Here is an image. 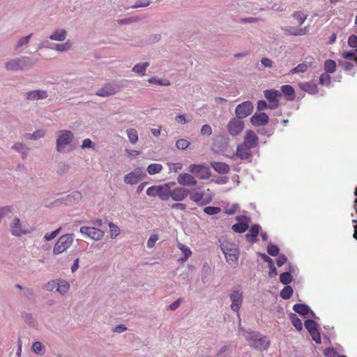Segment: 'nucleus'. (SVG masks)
<instances>
[{
    "mask_svg": "<svg viewBox=\"0 0 357 357\" xmlns=\"http://www.w3.org/2000/svg\"><path fill=\"white\" fill-rule=\"evenodd\" d=\"M267 252L270 255L275 257L279 255L280 250L277 245L269 244L267 246Z\"/></svg>",
    "mask_w": 357,
    "mask_h": 357,
    "instance_id": "obj_48",
    "label": "nucleus"
},
{
    "mask_svg": "<svg viewBox=\"0 0 357 357\" xmlns=\"http://www.w3.org/2000/svg\"><path fill=\"white\" fill-rule=\"evenodd\" d=\"M342 57L344 59L354 61L357 63V52L345 51L342 53Z\"/></svg>",
    "mask_w": 357,
    "mask_h": 357,
    "instance_id": "obj_40",
    "label": "nucleus"
},
{
    "mask_svg": "<svg viewBox=\"0 0 357 357\" xmlns=\"http://www.w3.org/2000/svg\"><path fill=\"white\" fill-rule=\"evenodd\" d=\"M305 327L310 335L318 331L319 325L314 320L309 319H307L304 323Z\"/></svg>",
    "mask_w": 357,
    "mask_h": 357,
    "instance_id": "obj_31",
    "label": "nucleus"
},
{
    "mask_svg": "<svg viewBox=\"0 0 357 357\" xmlns=\"http://www.w3.org/2000/svg\"><path fill=\"white\" fill-rule=\"evenodd\" d=\"M211 166L213 169L220 174H227L229 171V167L227 164L222 162H212Z\"/></svg>",
    "mask_w": 357,
    "mask_h": 357,
    "instance_id": "obj_24",
    "label": "nucleus"
},
{
    "mask_svg": "<svg viewBox=\"0 0 357 357\" xmlns=\"http://www.w3.org/2000/svg\"><path fill=\"white\" fill-rule=\"evenodd\" d=\"M31 36L32 34H29V36L19 40L17 43V48H19L23 46L24 44L28 43Z\"/></svg>",
    "mask_w": 357,
    "mask_h": 357,
    "instance_id": "obj_61",
    "label": "nucleus"
},
{
    "mask_svg": "<svg viewBox=\"0 0 357 357\" xmlns=\"http://www.w3.org/2000/svg\"><path fill=\"white\" fill-rule=\"evenodd\" d=\"M249 227L248 223L245 222H239L232 225L231 229L236 233H243Z\"/></svg>",
    "mask_w": 357,
    "mask_h": 357,
    "instance_id": "obj_34",
    "label": "nucleus"
},
{
    "mask_svg": "<svg viewBox=\"0 0 357 357\" xmlns=\"http://www.w3.org/2000/svg\"><path fill=\"white\" fill-rule=\"evenodd\" d=\"M201 134L202 135L210 136L212 134V128L208 124L202 126L201 128Z\"/></svg>",
    "mask_w": 357,
    "mask_h": 357,
    "instance_id": "obj_57",
    "label": "nucleus"
},
{
    "mask_svg": "<svg viewBox=\"0 0 357 357\" xmlns=\"http://www.w3.org/2000/svg\"><path fill=\"white\" fill-rule=\"evenodd\" d=\"M238 332L239 335L245 337L250 347L258 351L267 350L270 346V341L266 336L262 335L257 331L245 330L238 326Z\"/></svg>",
    "mask_w": 357,
    "mask_h": 357,
    "instance_id": "obj_1",
    "label": "nucleus"
},
{
    "mask_svg": "<svg viewBox=\"0 0 357 357\" xmlns=\"http://www.w3.org/2000/svg\"><path fill=\"white\" fill-rule=\"evenodd\" d=\"M268 122V116L266 114L255 113L250 119V123L254 126H262L267 124Z\"/></svg>",
    "mask_w": 357,
    "mask_h": 357,
    "instance_id": "obj_19",
    "label": "nucleus"
},
{
    "mask_svg": "<svg viewBox=\"0 0 357 357\" xmlns=\"http://www.w3.org/2000/svg\"><path fill=\"white\" fill-rule=\"evenodd\" d=\"M126 132L130 142L133 144H136L138 141V134L137 130L134 128H130L128 129Z\"/></svg>",
    "mask_w": 357,
    "mask_h": 357,
    "instance_id": "obj_39",
    "label": "nucleus"
},
{
    "mask_svg": "<svg viewBox=\"0 0 357 357\" xmlns=\"http://www.w3.org/2000/svg\"><path fill=\"white\" fill-rule=\"evenodd\" d=\"M47 290H68L70 284L64 280H53L48 282L46 286Z\"/></svg>",
    "mask_w": 357,
    "mask_h": 357,
    "instance_id": "obj_16",
    "label": "nucleus"
},
{
    "mask_svg": "<svg viewBox=\"0 0 357 357\" xmlns=\"http://www.w3.org/2000/svg\"><path fill=\"white\" fill-rule=\"evenodd\" d=\"M177 182L182 186H194L197 183L195 177L188 173L180 174L177 177Z\"/></svg>",
    "mask_w": 357,
    "mask_h": 357,
    "instance_id": "obj_17",
    "label": "nucleus"
},
{
    "mask_svg": "<svg viewBox=\"0 0 357 357\" xmlns=\"http://www.w3.org/2000/svg\"><path fill=\"white\" fill-rule=\"evenodd\" d=\"M284 31L291 36H304L309 32V28L307 26L298 28L289 26L284 28Z\"/></svg>",
    "mask_w": 357,
    "mask_h": 357,
    "instance_id": "obj_22",
    "label": "nucleus"
},
{
    "mask_svg": "<svg viewBox=\"0 0 357 357\" xmlns=\"http://www.w3.org/2000/svg\"><path fill=\"white\" fill-rule=\"evenodd\" d=\"M220 244L227 261L232 265L236 264L240 254L238 245L227 238L220 240Z\"/></svg>",
    "mask_w": 357,
    "mask_h": 357,
    "instance_id": "obj_2",
    "label": "nucleus"
},
{
    "mask_svg": "<svg viewBox=\"0 0 357 357\" xmlns=\"http://www.w3.org/2000/svg\"><path fill=\"white\" fill-rule=\"evenodd\" d=\"M45 132L42 130H37L32 134L27 135L28 139H37L45 136Z\"/></svg>",
    "mask_w": 357,
    "mask_h": 357,
    "instance_id": "obj_54",
    "label": "nucleus"
},
{
    "mask_svg": "<svg viewBox=\"0 0 357 357\" xmlns=\"http://www.w3.org/2000/svg\"><path fill=\"white\" fill-rule=\"evenodd\" d=\"M27 58H18L9 61L6 63V68L8 70H23L26 66Z\"/></svg>",
    "mask_w": 357,
    "mask_h": 357,
    "instance_id": "obj_14",
    "label": "nucleus"
},
{
    "mask_svg": "<svg viewBox=\"0 0 357 357\" xmlns=\"http://www.w3.org/2000/svg\"><path fill=\"white\" fill-rule=\"evenodd\" d=\"M220 211L221 208L217 206H206L204 208V212L208 215L218 214Z\"/></svg>",
    "mask_w": 357,
    "mask_h": 357,
    "instance_id": "obj_44",
    "label": "nucleus"
},
{
    "mask_svg": "<svg viewBox=\"0 0 357 357\" xmlns=\"http://www.w3.org/2000/svg\"><path fill=\"white\" fill-rule=\"evenodd\" d=\"M162 169V166L158 163H153L148 166L147 172L149 174L153 175L160 173Z\"/></svg>",
    "mask_w": 357,
    "mask_h": 357,
    "instance_id": "obj_37",
    "label": "nucleus"
},
{
    "mask_svg": "<svg viewBox=\"0 0 357 357\" xmlns=\"http://www.w3.org/2000/svg\"><path fill=\"white\" fill-rule=\"evenodd\" d=\"M236 156L241 160H247L251 157V148L241 144L238 145L236 149Z\"/></svg>",
    "mask_w": 357,
    "mask_h": 357,
    "instance_id": "obj_21",
    "label": "nucleus"
},
{
    "mask_svg": "<svg viewBox=\"0 0 357 357\" xmlns=\"http://www.w3.org/2000/svg\"><path fill=\"white\" fill-rule=\"evenodd\" d=\"M348 45L352 48L357 47V36L355 34L351 35L348 38Z\"/></svg>",
    "mask_w": 357,
    "mask_h": 357,
    "instance_id": "obj_56",
    "label": "nucleus"
},
{
    "mask_svg": "<svg viewBox=\"0 0 357 357\" xmlns=\"http://www.w3.org/2000/svg\"><path fill=\"white\" fill-rule=\"evenodd\" d=\"M120 90L119 85L115 83H107L100 88L96 95L101 97H107L116 93Z\"/></svg>",
    "mask_w": 357,
    "mask_h": 357,
    "instance_id": "obj_12",
    "label": "nucleus"
},
{
    "mask_svg": "<svg viewBox=\"0 0 357 357\" xmlns=\"http://www.w3.org/2000/svg\"><path fill=\"white\" fill-rule=\"evenodd\" d=\"M260 226L258 225H252L248 233L245 235V238L250 243H255L257 241V236L259 234Z\"/></svg>",
    "mask_w": 357,
    "mask_h": 357,
    "instance_id": "obj_23",
    "label": "nucleus"
},
{
    "mask_svg": "<svg viewBox=\"0 0 357 357\" xmlns=\"http://www.w3.org/2000/svg\"><path fill=\"white\" fill-rule=\"evenodd\" d=\"M159 188H160V185H153V186L149 187L146 190L147 195L151 196V197H155L157 195L158 196Z\"/></svg>",
    "mask_w": 357,
    "mask_h": 357,
    "instance_id": "obj_51",
    "label": "nucleus"
},
{
    "mask_svg": "<svg viewBox=\"0 0 357 357\" xmlns=\"http://www.w3.org/2000/svg\"><path fill=\"white\" fill-rule=\"evenodd\" d=\"M13 149L22 153L23 158L26 157L28 149L23 144L16 143L13 146Z\"/></svg>",
    "mask_w": 357,
    "mask_h": 357,
    "instance_id": "obj_43",
    "label": "nucleus"
},
{
    "mask_svg": "<svg viewBox=\"0 0 357 357\" xmlns=\"http://www.w3.org/2000/svg\"><path fill=\"white\" fill-rule=\"evenodd\" d=\"M73 243V234H65L61 236L54 245L53 252L59 255L66 250Z\"/></svg>",
    "mask_w": 357,
    "mask_h": 357,
    "instance_id": "obj_4",
    "label": "nucleus"
},
{
    "mask_svg": "<svg viewBox=\"0 0 357 357\" xmlns=\"http://www.w3.org/2000/svg\"><path fill=\"white\" fill-rule=\"evenodd\" d=\"M190 193V190L181 186H177L171 188V199L175 202H182L185 200Z\"/></svg>",
    "mask_w": 357,
    "mask_h": 357,
    "instance_id": "obj_10",
    "label": "nucleus"
},
{
    "mask_svg": "<svg viewBox=\"0 0 357 357\" xmlns=\"http://www.w3.org/2000/svg\"><path fill=\"white\" fill-rule=\"evenodd\" d=\"M281 91L288 98V100H293L295 99V91L291 85L282 86Z\"/></svg>",
    "mask_w": 357,
    "mask_h": 357,
    "instance_id": "obj_30",
    "label": "nucleus"
},
{
    "mask_svg": "<svg viewBox=\"0 0 357 357\" xmlns=\"http://www.w3.org/2000/svg\"><path fill=\"white\" fill-rule=\"evenodd\" d=\"M188 170L201 179H207L211 176L208 167L204 165L192 164L189 166Z\"/></svg>",
    "mask_w": 357,
    "mask_h": 357,
    "instance_id": "obj_7",
    "label": "nucleus"
},
{
    "mask_svg": "<svg viewBox=\"0 0 357 357\" xmlns=\"http://www.w3.org/2000/svg\"><path fill=\"white\" fill-rule=\"evenodd\" d=\"M280 280L284 284H288L292 280L291 275L288 272L282 273L280 275Z\"/></svg>",
    "mask_w": 357,
    "mask_h": 357,
    "instance_id": "obj_45",
    "label": "nucleus"
},
{
    "mask_svg": "<svg viewBox=\"0 0 357 357\" xmlns=\"http://www.w3.org/2000/svg\"><path fill=\"white\" fill-rule=\"evenodd\" d=\"M338 63L345 70H351L353 69V68L354 66V63H352L349 61H344V60H339Z\"/></svg>",
    "mask_w": 357,
    "mask_h": 357,
    "instance_id": "obj_53",
    "label": "nucleus"
},
{
    "mask_svg": "<svg viewBox=\"0 0 357 357\" xmlns=\"http://www.w3.org/2000/svg\"><path fill=\"white\" fill-rule=\"evenodd\" d=\"M181 303V298L177 299L176 301H175L174 302H173L172 304H170L168 306V310H170L172 311L176 310L179 307Z\"/></svg>",
    "mask_w": 357,
    "mask_h": 357,
    "instance_id": "obj_62",
    "label": "nucleus"
},
{
    "mask_svg": "<svg viewBox=\"0 0 357 357\" xmlns=\"http://www.w3.org/2000/svg\"><path fill=\"white\" fill-rule=\"evenodd\" d=\"M337 354L335 350L333 348H328L324 351V355L326 357H335Z\"/></svg>",
    "mask_w": 357,
    "mask_h": 357,
    "instance_id": "obj_63",
    "label": "nucleus"
},
{
    "mask_svg": "<svg viewBox=\"0 0 357 357\" xmlns=\"http://www.w3.org/2000/svg\"><path fill=\"white\" fill-rule=\"evenodd\" d=\"M158 237L157 235L153 234L151 235L149 240L147 241V247L148 248H153L155 243V242L158 241Z\"/></svg>",
    "mask_w": 357,
    "mask_h": 357,
    "instance_id": "obj_60",
    "label": "nucleus"
},
{
    "mask_svg": "<svg viewBox=\"0 0 357 357\" xmlns=\"http://www.w3.org/2000/svg\"><path fill=\"white\" fill-rule=\"evenodd\" d=\"M149 66V62H144L143 63H137L132 68V71L141 75H144L146 72L147 67Z\"/></svg>",
    "mask_w": 357,
    "mask_h": 357,
    "instance_id": "obj_38",
    "label": "nucleus"
},
{
    "mask_svg": "<svg viewBox=\"0 0 357 357\" xmlns=\"http://www.w3.org/2000/svg\"><path fill=\"white\" fill-rule=\"evenodd\" d=\"M258 137L252 130H247L244 136L243 144L252 149L258 146Z\"/></svg>",
    "mask_w": 357,
    "mask_h": 357,
    "instance_id": "obj_18",
    "label": "nucleus"
},
{
    "mask_svg": "<svg viewBox=\"0 0 357 357\" xmlns=\"http://www.w3.org/2000/svg\"><path fill=\"white\" fill-rule=\"evenodd\" d=\"M47 97V93L45 91L35 90L29 91L26 93V98L29 100H39L44 99Z\"/></svg>",
    "mask_w": 357,
    "mask_h": 357,
    "instance_id": "obj_25",
    "label": "nucleus"
},
{
    "mask_svg": "<svg viewBox=\"0 0 357 357\" xmlns=\"http://www.w3.org/2000/svg\"><path fill=\"white\" fill-rule=\"evenodd\" d=\"M253 110V105L250 101H245L238 105L235 109L236 117L240 119L248 116Z\"/></svg>",
    "mask_w": 357,
    "mask_h": 357,
    "instance_id": "obj_9",
    "label": "nucleus"
},
{
    "mask_svg": "<svg viewBox=\"0 0 357 357\" xmlns=\"http://www.w3.org/2000/svg\"><path fill=\"white\" fill-rule=\"evenodd\" d=\"M31 350L38 355H43L45 352V347L40 342H35L31 347Z\"/></svg>",
    "mask_w": 357,
    "mask_h": 357,
    "instance_id": "obj_35",
    "label": "nucleus"
},
{
    "mask_svg": "<svg viewBox=\"0 0 357 357\" xmlns=\"http://www.w3.org/2000/svg\"><path fill=\"white\" fill-rule=\"evenodd\" d=\"M293 310L301 315L306 316L309 314L310 308L308 305L303 303H296L293 306Z\"/></svg>",
    "mask_w": 357,
    "mask_h": 357,
    "instance_id": "obj_28",
    "label": "nucleus"
},
{
    "mask_svg": "<svg viewBox=\"0 0 357 357\" xmlns=\"http://www.w3.org/2000/svg\"><path fill=\"white\" fill-rule=\"evenodd\" d=\"M293 17L297 21V23L300 25L303 24L307 18V15L303 12H296L293 14Z\"/></svg>",
    "mask_w": 357,
    "mask_h": 357,
    "instance_id": "obj_42",
    "label": "nucleus"
},
{
    "mask_svg": "<svg viewBox=\"0 0 357 357\" xmlns=\"http://www.w3.org/2000/svg\"><path fill=\"white\" fill-rule=\"evenodd\" d=\"M312 66V63L304 61L291 70V74L305 73Z\"/></svg>",
    "mask_w": 357,
    "mask_h": 357,
    "instance_id": "obj_32",
    "label": "nucleus"
},
{
    "mask_svg": "<svg viewBox=\"0 0 357 357\" xmlns=\"http://www.w3.org/2000/svg\"><path fill=\"white\" fill-rule=\"evenodd\" d=\"M243 128L244 123L238 117L231 119L227 125L228 133L233 137L238 135Z\"/></svg>",
    "mask_w": 357,
    "mask_h": 357,
    "instance_id": "obj_6",
    "label": "nucleus"
},
{
    "mask_svg": "<svg viewBox=\"0 0 357 357\" xmlns=\"http://www.w3.org/2000/svg\"><path fill=\"white\" fill-rule=\"evenodd\" d=\"M10 231L13 235L17 236H20L23 234H26V232L22 230L20 219L17 218L14 219V221L10 227Z\"/></svg>",
    "mask_w": 357,
    "mask_h": 357,
    "instance_id": "obj_26",
    "label": "nucleus"
},
{
    "mask_svg": "<svg viewBox=\"0 0 357 357\" xmlns=\"http://www.w3.org/2000/svg\"><path fill=\"white\" fill-rule=\"evenodd\" d=\"M229 298L231 301V308L233 311L238 312L241 308L243 302L242 292L232 291L229 294Z\"/></svg>",
    "mask_w": 357,
    "mask_h": 357,
    "instance_id": "obj_15",
    "label": "nucleus"
},
{
    "mask_svg": "<svg viewBox=\"0 0 357 357\" xmlns=\"http://www.w3.org/2000/svg\"><path fill=\"white\" fill-rule=\"evenodd\" d=\"M79 231L95 241L100 240L104 236V232L96 227H82Z\"/></svg>",
    "mask_w": 357,
    "mask_h": 357,
    "instance_id": "obj_11",
    "label": "nucleus"
},
{
    "mask_svg": "<svg viewBox=\"0 0 357 357\" xmlns=\"http://www.w3.org/2000/svg\"><path fill=\"white\" fill-rule=\"evenodd\" d=\"M167 165L170 172H177L183 167V165L181 162H169Z\"/></svg>",
    "mask_w": 357,
    "mask_h": 357,
    "instance_id": "obj_49",
    "label": "nucleus"
},
{
    "mask_svg": "<svg viewBox=\"0 0 357 357\" xmlns=\"http://www.w3.org/2000/svg\"><path fill=\"white\" fill-rule=\"evenodd\" d=\"M74 137L73 132L70 130H60L58 132L56 139V149L61 152L65 146L71 143Z\"/></svg>",
    "mask_w": 357,
    "mask_h": 357,
    "instance_id": "obj_5",
    "label": "nucleus"
},
{
    "mask_svg": "<svg viewBox=\"0 0 357 357\" xmlns=\"http://www.w3.org/2000/svg\"><path fill=\"white\" fill-rule=\"evenodd\" d=\"M331 82V77L330 74L324 73L320 75L319 84L323 86H328Z\"/></svg>",
    "mask_w": 357,
    "mask_h": 357,
    "instance_id": "obj_41",
    "label": "nucleus"
},
{
    "mask_svg": "<svg viewBox=\"0 0 357 357\" xmlns=\"http://www.w3.org/2000/svg\"><path fill=\"white\" fill-rule=\"evenodd\" d=\"M178 247L185 256V258L183 259L184 260H186L188 257H190L192 252L188 246L180 243Z\"/></svg>",
    "mask_w": 357,
    "mask_h": 357,
    "instance_id": "obj_52",
    "label": "nucleus"
},
{
    "mask_svg": "<svg viewBox=\"0 0 357 357\" xmlns=\"http://www.w3.org/2000/svg\"><path fill=\"white\" fill-rule=\"evenodd\" d=\"M265 98L272 103L270 106V109H275L278 107V102L281 97L280 93L277 90H265L264 91Z\"/></svg>",
    "mask_w": 357,
    "mask_h": 357,
    "instance_id": "obj_13",
    "label": "nucleus"
},
{
    "mask_svg": "<svg viewBox=\"0 0 357 357\" xmlns=\"http://www.w3.org/2000/svg\"><path fill=\"white\" fill-rule=\"evenodd\" d=\"M289 318L292 325L296 328V329L298 331H301L303 330L302 321L296 314L291 313L289 314Z\"/></svg>",
    "mask_w": 357,
    "mask_h": 357,
    "instance_id": "obj_33",
    "label": "nucleus"
},
{
    "mask_svg": "<svg viewBox=\"0 0 357 357\" xmlns=\"http://www.w3.org/2000/svg\"><path fill=\"white\" fill-rule=\"evenodd\" d=\"M109 227L110 232H111V238H116L120 233V229H119V227L112 222H110L109 224Z\"/></svg>",
    "mask_w": 357,
    "mask_h": 357,
    "instance_id": "obj_50",
    "label": "nucleus"
},
{
    "mask_svg": "<svg viewBox=\"0 0 357 357\" xmlns=\"http://www.w3.org/2000/svg\"><path fill=\"white\" fill-rule=\"evenodd\" d=\"M148 81H149V82H150V83H152V84H157L162 85V86H169V85L170 84V82H169V81H168V80H160V79H156V78H155V77L149 78Z\"/></svg>",
    "mask_w": 357,
    "mask_h": 357,
    "instance_id": "obj_55",
    "label": "nucleus"
},
{
    "mask_svg": "<svg viewBox=\"0 0 357 357\" xmlns=\"http://www.w3.org/2000/svg\"><path fill=\"white\" fill-rule=\"evenodd\" d=\"M174 185V182L165 183L160 185L158 197L161 200L166 201L171 198V185Z\"/></svg>",
    "mask_w": 357,
    "mask_h": 357,
    "instance_id": "obj_20",
    "label": "nucleus"
},
{
    "mask_svg": "<svg viewBox=\"0 0 357 357\" xmlns=\"http://www.w3.org/2000/svg\"><path fill=\"white\" fill-rule=\"evenodd\" d=\"M23 319L25 321V322L29 325H33L34 324V319L31 314L29 313H24L23 314Z\"/></svg>",
    "mask_w": 357,
    "mask_h": 357,
    "instance_id": "obj_58",
    "label": "nucleus"
},
{
    "mask_svg": "<svg viewBox=\"0 0 357 357\" xmlns=\"http://www.w3.org/2000/svg\"><path fill=\"white\" fill-rule=\"evenodd\" d=\"M146 176L143 168L137 167L133 172L124 176V182L127 184H136Z\"/></svg>",
    "mask_w": 357,
    "mask_h": 357,
    "instance_id": "obj_8",
    "label": "nucleus"
},
{
    "mask_svg": "<svg viewBox=\"0 0 357 357\" xmlns=\"http://www.w3.org/2000/svg\"><path fill=\"white\" fill-rule=\"evenodd\" d=\"M70 47L71 43L70 40H67L65 43L56 45L55 50L59 52H66L70 50Z\"/></svg>",
    "mask_w": 357,
    "mask_h": 357,
    "instance_id": "obj_47",
    "label": "nucleus"
},
{
    "mask_svg": "<svg viewBox=\"0 0 357 357\" xmlns=\"http://www.w3.org/2000/svg\"><path fill=\"white\" fill-rule=\"evenodd\" d=\"M61 228L56 229L55 231L51 232L50 234H46L45 236V238L46 241H51L60 232Z\"/></svg>",
    "mask_w": 357,
    "mask_h": 357,
    "instance_id": "obj_59",
    "label": "nucleus"
},
{
    "mask_svg": "<svg viewBox=\"0 0 357 357\" xmlns=\"http://www.w3.org/2000/svg\"><path fill=\"white\" fill-rule=\"evenodd\" d=\"M127 330V328L123 324L117 325L114 329L113 331L117 333H121Z\"/></svg>",
    "mask_w": 357,
    "mask_h": 357,
    "instance_id": "obj_64",
    "label": "nucleus"
},
{
    "mask_svg": "<svg viewBox=\"0 0 357 357\" xmlns=\"http://www.w3.org/2000/svg\"><path fill=\"white\" fill-rule=\"evenodd\" d=\"M190 145V142L185 139H179L176 142V146L178 149L185 150Z\"/></svg>",
    "mask_w": 357,
    "mask_h": 357,
    "instance_id": "obj_46",
    "label": "nucleus"
},
{
    "mask_svg": "<svg viewBox=\"0 0 357 357\" xmlns=\"http://www.w3.org/2000/svg\"><path fill=\"white\" fill-rule=\"evenodd\" d=\"M337 65L334 60L327 59L324 61V69L325 73L328 74L334 73L336 71Z\"/></svg>",
    "mask_w": 357,
    "mask_h": 357,
    "instance_id": "obj_29",
    "label": "nucleus"
},
{
    "mask_svg": "<svg viewBox=\"0 0 357 357\" xmlns=\"http://www.w3.org/2000/svg\"><path fill=\"white\" fill-rule=\"evenodd\" d=\"M66 38V31L63 29L61 31H54L50 36V38L53 40L63 41Z\"/></svg>",
    "mask_w": 357,
    "mask_h": 357,
    "instance_id": "obj_36",
    "label": "nucleus"
},
{
    "mask_svg": "<svg viewBox=\"0 0 357 357\" xmlns=\"http://www.w3.org/2000/svg\"><path fill=\"white\" fill-rule=\"evenodd\" d=\"M301 89L307 92L310 94L314 95L318 93L319 89L316 84L312 82H305L300 85Z\"/></svg>",
    "mask_w": 357,
    "mask_h": 357,
    "instance_id": "obj_27",
    "label": "nucleus"
},
{
    "mask_svg": "<svg viewBox=\"0 0 357 357\" xmlns=\"http://www.w3.org/2000/svg\"><path fill=\"white\" fill-rule=\"evenodd\" d=\"M188 195L190 196L191 201L197 203L199 206H203L212 202L214 194L208 188L206 192L200 190L199 188H196L190 190Z\"/></svg>",
    "mask_w": 357,
    "mask_h": 357,
    "instance_id": "obj_3",
    "label": "nucleus"
}]
</instances>
